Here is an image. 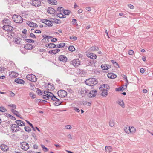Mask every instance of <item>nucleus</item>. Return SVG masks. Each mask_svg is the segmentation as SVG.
I'll return each instance as SVG.
<instances>
[{"label":"nucleus","instance_id":"obj_47","mask_svg":"<svg viewBox=\"0 0 153 153\" xmlns=\"http://www.w3.org/2000/svg\"><path fill=\"white\" fill-rule=\"evenodd\" d=\"M16 129H15V132H17L20 130L22 131V129H21L18 125L16 126Z\"/></svg>","mask_w":153,"mask_h":153},{"label":"nucleus","instance_id":"obj_42","mask_svg":"<svg viewBox=\"0 0 153 153\" xmlns=\"http://www.w3.org/2000/svg\"><path fill=\"white\" fill-rule=\"evenodd\" d=\"M30 24V27H38V25L32 22H31Z\"/></svg>","mask_w":153,"mask_h":153},{"label":"nucleus","instance_id":"obj_56","mask_svg":"<svg viewBox=\"0 0 153 153\" xmlns=\"http://www.w3.org/2000/svg\"><path fill=\"white\" fill-rule=\"evenodd\" d=\"M113 65L114 67L116 68H118L119 67V66L118 64L116 62L114 63Z\"/></svg>","mask_w":153,"mask_h":153},{"label":"nucleus","instance_id":"obj_8","mask_svg":"<svg viewBox=\"0 0 153 153\" xmlns=\"http://www.w3.org/2000/svg\"><path fill=\"white\" fill-rule=\"evenodd\" d=\"M71 63L75 67L77 66L80 64V61L78 59H74L71 62Z\"/></svg>","mask_w":153,"mask_h":153},{"label":"nucleus","instance_id":"obj_62","mask_svg":"<svg viewBox=\"0 0 153 153\" xmlns=\"http://www.w3.org/2000/svg\"><path fill=\"white\" fill-rule=\"evenodd\" d=\"M48 35H46L45 34H44L42 35V37L43 38V39H42V41H44V40H45V39L47 38V37Z\"/></svg>","mask_w":153,"mask_h":153},{"label":"nucleus","instance_id":"obj_63","mask_svg":"<svg viewBox=\"0 0 153 153\" xmlns=\"http://www.w3.org/2000/svg\"><path fill=\"white\" fill-rule=\"evenodd\" d=\"M63 9V8L61 7H58L57 9V11H59V12H61V11L62 10L61 9Z\"/></svg>","mask_w":153,"mask_h":153},{"label":"nucleus","instance_id":"obj_5","mask_svg":"<svg viewBox=\"0 0 153 153\" xmlns=\"http://www.w3.org/2000/svg\"><path fill=\"white\" fill-rule=\"evenodd\" d=\"M57 94L59 97L64 98L67 96V92L64 90H60L58 91Z\"/></svg>","mask_w":153,"mask_h":153},{"label":"nucleus","instance_id":"obj_34","mask_svg":"<svg viewBox=\"0 0 153 153\" xmlns=\"http://www.w3.org/2000/svg\"><path fill=\"white\" fill-rule=\"evenodd\" d=\"M25 130L27 132H30L31 131V128L28 126H25L24 127Z\"/></svg>","mask_w":153,"mask_h":153},{"label":"nucleus","instance_id":"obj_41","mask_svg":"<svg viewBox=\"0 0 153 153\" xmlns=\"http://www.w3.org/2000/svg\"><path fill=\"white\" fill-rule=\"evenodd\" d=\"M109 125L111 127H113L114 125V120H111L109 122Z\"/></svg>","mask_w":153,"mask_h":153},{"label":"nucleus","instance_id":"obj_44","mask_svg":"<svg viewBox=\"0 0 153 153\" xmlns=\"http://www.w3.org/2000/svg\"><path fill=\"white\" fill-rule=\"evenodd\" d=\"M6 68L2 66H0V73H4L6 71Z\"/></svg>","mask_w":153,"mask_h":153},{"label":"nucleus","instance_id":"obj_14","mask_svg":"<svg viewBox=\"0 0 153 153\" xmlns=\"http://www.w3.org/2000/svg\"><path fill=\"white\" fill-rule=\"evenodd\" d=\"M87 56L88 57L93 59H96L97 58L96 55L93 53H88L87 54Z\"/></svg>","mask_w":153,"mask_h":153},{"label":"nucleus","instance_id":"obj_46","mask_svg":"<svg viewBox=\"0 0 153 153\" xmlns=\"http://www.w3.org/2000/svg\"><path fill=\"white\" fill-rule=\"evenodd\" d=\"M105 149L106 150H108L109 152H111L112 150L111 147L110 146H106L105 147Z\"/></svg>","mask_w":153,"mask_h":153},{"label":"nucleus","instance_id":"obj_11","mask_svg":"<svg viewBox=\"0 0 153 153\" xmlns=\"http://www.w3.org/2000/svg\"><path fill=\"white\" fill-rule=\"evenodd\" d=\"M88 90L86 89L85 88H82L80 91V93L82 97L87 95L88 93Z\"/></svg>","mask_w":153,"mask_h":153},{"label":"nucleus","instance_id":"obj_4","mask_svg":"<svg viewBox=\"0 0 153 153\" xmlns=\"http://www.w3.org/2000/svg\"><path fill=\"white\" fill-rule=\"evenodd\" d=\"M20 146L21 149L25 151L27 150L29 148L28 144L25 141L20 143Z\"/></svg>","mask_w":153,"mask_h":153},{"label":"nucleus","instance_id":"obj_32","mask_svg":"<svg viewBox=\"0 0 153 153\" xmlns=\"http://www.w3.org/2000/svg\"><path fill=\"white\" fill-rule=\"evenodd\" d=\"M124 86V85H123V86H121L120 87L116 88L115 89V91H123V90L125 89V88H123Z\"/></svg>","mask_w":153,"mask_h":153},{"label":"nucleus","instance_id":"obj_52","mask_svg":"<svg viewBox=\"0 0 153 153\" xmlns=\"http://www.w3.org/2000/svg\"><path fill=\"white\" fill-rule=\"evenodd\" d=\"M53 0H47V2L49 4L51 5H53V4H55V2H53Z\"/></svg>","mask_w":153,"mask_h":153},{"label":"nucleus","instance_id":"obj_23","mask_svg":"<svg viewBox=\"0 0 153 153\" xmlns=\"http://www.w3.org/2000/svg\"><path fill=\"white\" fill-rule=\"evenodd\" d=\"M11 111L14 114L16 115V116H17L18 117H20L21 119H22L23 118L20 117V115L19 114V112L14 110L13 109H11Z\"/></svg>","mask_w":153,"mask_h":153},{"label":"nucleus","instance_id":"obj_35","mask_svg":"<svg viewBox=\"0 0 153 153\" xmlns=\"http://www.w3.org/2000/svg\"><path fill=\"white\" fill-rule=\"evenodd\" d=\"M36 92L38 95H42V92L41 90L38 88H36Z\"/></svg>","mask_w":153,"mask_h":153},{"label":"nucleus","instance_id":"obj_25","mask_svg":"<svg viewBox=\"0 0 153 153\" xmlns=\"http://www.w3.org/2000/svg\"><path fill=\"white\" fill-rule=\"evenodd\" d=\"M85 63H86L88 65H92L94 63L93 60H87L86 61Z\"/></svg>","mask_w":153,"mask_h":153},{"label":"nucleus","instance_id":"obj_59","mask_svg":"<svg viewBox=\"0 0 153 153\" xmlns=\"http://www.w3.org/2000/svg\"><path fill=\"white\" fill-rule=\"evenodd\" d=\"M70 39L71 40H72L73 41L76 40L77 39V37L76 36L72 37L71 36L70 37Z\"/></svg>","mask_w":153,"mask_h":153},{"label":"nucleus","instance_id":"obj_38","mask_svg":"<svg viewBox=\"0 0 153 153\" xmlns=\"http://www.w3.org/2000/svg\"><path fill=\"white\" fill-rule=\"evenodd\" d=\"M68 50L71 51H74L75 49L73 46H70L68 47Z\"/></svg>","mask_w":153,"mask_h":153},{"label":"nucleus","instance_id":"obj_57","mask_svg":"<svg viewBox=\"0 0 153 153\" xmlns=\"http://www.w3.org/2000/svg\"><path fill=\"white\" fill-rule=\"evenodd\" d=\"M42 97L45 100H48L49 99L48 96H46V95H42Z\"/></svg>","mask_w":153,"mask_h":153},{"label":"nucleus","instance_id":"obj_27","mask_svg":"<svg viewBox=\"0 0 153 153\" xmlns=\"http://www.w3.org/2000/svg\"><path fill=\"white\" fill-rule=\"evenodd\" d=\"M65 44L64 43H61L59 44H58L57 45H56V48H55L58 49L60 48L63 47L65 46Z\"/></svg>","mask_w":153,"mask_h":153},{"label":"nucleus","instance_id":"obj_40","mask_svg":"<svg viewBox=\"0 0 153 153\" xmlns=\"http://www.w3.org/2000/svg\"><path fill=\"white\" fill-rule=\"evenodd\" d=\"M20 39H22L20 38H15V42L16 43L18 44H20L19 40Z\"/></svg>","mask_w":153,"mask_h":153},{"label":"nucleus","instance_id":"obj_55","mask_svg":"<svg viewBox=\"0 0 153 153\" xmlns=\"http://www.w3.org/2000/svg\"><path fill=\"white\" fill-rule=\"evenodd\" d=\"M48 21V20L43 19H41L40 20V22H41L45 24L46 23V22H47Z\"/></svg>","mask_w":153,"mask_h":153},{"label":"nucleus","instance_id":"obj_53","mask_svg":"<svg viewBox=\"0 0 153 153\" xmlns=\"http://www.w3.org/2000/svg\"><path fill=\"white\" fill-rule=\"evenodd\" d=\"M29 95L31 97V98L33 99L35 98L36 97L35 96V95L33 94V93L30 92L29 94Z\"/></svg>","mask_w":153,"mask_h":153},{"label":"nucleus","instance_id":"obj_37","mask_svg":"<svg viewBox=\"0 0 153 153\" xmlns=\"http://www.w3.org/2000/svg\"><path fill=\"white\" fill-rule=\"evenodd\" d=\"M119 105L121 106L122 108L125 107V104L122 100H121L120 101H119L118 102Z\"/></svg>","mask_w":153,"mask_h":153},{"label":"nucleus","instance_id":"obj_26","mask_svg":"<svg viewBox=\"0 0 153 153\" xmlns=\"http://www.w3.org/2000/svg\"><path fill=\"white\" fill-rule=\"evenodd\" d=\"M103 87H104V88H106V90L109 89L110 88H109V85L108 84H103V85H100V87L99 89H100L101 88H102Z\"/></svg>","mask_w":153,"mask_h":153},{"label":"nucleus","instance_id":"obj_50","mask_svg":"<svg viewBox=\"0 0 153 153\" xmlns=\"http://www.w3.org/2000/svg\"><path fill=\"white\" fill-rule=\"evenodd\" d=\"M71 22L72 24L74 25H77V20L76 19H72Z\"/></svg>","mask_w":153,"mask_h":153},{"label":"nucleus","instance_id":"obj_60","mask_svg":"<svg viewBox=\"0 0 153 153\" xmlns=\"http://www.w3.org/2000/svg\"><path fill=\"white\" fill-rule=\"evenodd\" d=\"M73 109L76 112L78 113H79L80 111L79 109V108H77L76 107H74V108Z\"/></svg>","mask_w":153,"mask_h":153},{"label":"nucleus","instance_id":"obj_39","mask_svg":"<svg viewBox=\"0 0 153 153\" xmlns=\"http://www.w3.org/2000/svg\"><path fill=\"white\" fill-rule=\"evenodd\" d=\"M57 102L56 101L55 103L53 104L55 106H58L59 105H61L62 104V102Z\"/></svg>","mask_w":153,"mask_h":153},{"label":"nucleus","instance_id":"obj_12","mask_svg":"<svg viewBox=\"0 0 153 153\" xmlns=\"http://www.w3.org/2000/svg\"><path fill=\"white\" fill-rule=\"evenodd\" d=\"M0 147L1 149L4 152H6L9 149L8 146L4 144H2L0 145Z\"/></svg>","mask_w":153,"mask_h":153},{"label":"nucleus","instance_id":"obj_17","mask_svg":"<svg viewBox=\"0 0 153 153\" xmlns=\"http://www.w3.org/2000/svg\"><path fill=\"white\" fill-rule=\"evenodd\" d=\"M108 77L110 79H115L117 77V75L113 73H109L108 74Z\"/></svg>","mask_w":153,"mask_h":153},{"label":"nucleus","instance_id":"obj_21","mask_svg":"<svg viewBox=\"0 0 153 153\" xmlns=\"http://www.w3.org/2000/svg\"><path fill=\"white\" fill-rule=\"evenodd\" d=\"M15 82L17 83L21 84H23L25 82V81L23 79L19 78L15 79Z\"/></svg>","mask_w":153,"mask_h":153},{"label":"nucleus","instance_id":"obj_24","mask_svg":"<svg viewBox=\"0 0 153 153\" xmlns=\"http://www.w3.org/2000/svg\"><path fill=\"white\" fill-rule=\"evenodd\" d=\"M102 92L101 95L104 97H106L108 95L107 90L105 89H102Z\"/></svg>","mask_w":153,"mask_h":153},{"label":"nucleus","instance_id":"obj_36","mask_svg":"<svg viewBox=\"0 0 153 153\" xmlns=\"http://www.w3.org/2000/svg\"><path fill=\"white\" fill-rule=\"evenodd\" d=\"M52 19L53 20H55V21H52V22L53 23H56V24H60L61 23V21L59 19H54L53 18L51 19Z\"/></svg>","mask_w":153,"mask_h":153},{"label":"nucleus","instance_id":"obj_61","mask_svg":"<svg viewBox=\"0 0 153 153\" xmlns=\"http://www.w3.org/2000/svg\"><path fill=\"white\" fill-rule=\"evenodd\" d=\"M128 53L130 55H132L134 53V51L131 50H129Z\"/></svg>","mask_w":153,"mask_h":153},{"label":"nucleus","instance_id":"obj_33","mask_svg":"<svg viewBox=\"0 0 153 153\" xmlns=\"http://www.w3.org/2000/svg\"><path fill=\"white\" fill-rule=\"evenodd\" d=\"M62 10L63 11V13L65 15H69L71 12L69 10H65L63 9Z\"/></svg>","mask_w":153,"mask_h":153},{"label":"nucleus","instance_id":"obj_54","mask_svg":"<svg viewBox=\"0 0 153 153\" xmlns=\"http://www.w3.org/2000/svg\"><path fill=\"white\" fill-rule=\"evenodd\" d=\"M60 51V50L59 49H56L53 50V54H55L58 52Z\"/></svg>","mask_w":153,"mask_h":153},{"label":"nucleus","instance_id":"obj_15","mask_svg":"<svg viewBox=\"0 0 153 153\" xmlns=\"http://www.w3.org/2000/svg\"><path fill=\"white\" fill-rule=\"evenodd\" d=\"M15 122L16 124V125L20 126H25V123L22 120H17L15 121Z\"/></svg>","mask_w":153,"mask_h":153},{"label":"nucleus","instance_id":"obj_7","mask_svg":"<svg viewBox=\"0 0 153 153\" xmlns=\"http://www.w3.org/2000/svg\"><path fill=\"white\" fill-rule=\"evenodd\" d=\"M97 93V91L96 90H93L90 91L87 94V95L89 97H94L96 96Z\"/></svg>","mask_w":153,"mask_h":153},{"label":"nucleus","instance_id":"obj_64","mask_svg":"<svg viewBox=\"0 0 153 153\" xmlns=\"http://www.w3.org/2000/svg\"><path fill=\"white\" fill-rule=\"evenodd\" d=\"M8 106L12 107L14 109H16V106L14 104H10L8 105Z\"/></svg>","mask_w":153,"mask_h":153},{"label":"nucleus","instance_id":"obj_16","mask_svg":"<svg viewBox=\"0 0 153 153\" xmlns=\"http://www.w3.org/2000/svg\"><path fill=\"white\" fill-rule=\"evenodd\" d=\"M24 48L26 50H31L33 48V45L31 44L25 45Z\"/></svg>","mask_w":153,"mask_h":153},{"label":"nucleus","instance_id":"obj_2","mask_svg":"<svg viewBox=\"0 0 153 153\" xmlns=\"http://www.w3.org/2000/svg\"><path fill=\"white\" fill-rule=\"evenodd\" d=\"M12 19L13 21L17 23H22L23 21V18L20 15L14 14L13 17Z\"/></svg>","mask_w":153,"mask_h":153},{"label":"nucleus","instance_id":"obj_9","mask_svg":"<svg viewBox=\"0 0 153 153\" xmlns=\"http://www.w3.org/2000/svg\"><path fill=\"white\" fill-rule=\"evenodd\" d=\"M58 60L60 61L65 63L67 62L68 59L65 55H60L58 57Z\"/></svg>","mask_w":153,"mask_h":153},{"label":"nucleus","instance_id":"obj_3","mask_svg":"<svg viewBox=\"0 0 153 153\" xmlns=\"http://www.w3.org/2000/svg\"><path fill=\"white\" fill-rule=\"evenodd\" d=\"M13 28V27L11 25H4L3 27V29L4 30L7 31L8 33H11L10 35L12 36V34L13 35L14 34V33L12 31Z\"/></svg>","mask_w":153,"mask_h":153},{"label":"nucleus","instance_id":"obj_48","mask_svg":"<svg viewBox=\"0 0 153 153\" xmlns=\"http://www.w3.org/2000/svg\"><path fill=\"white\" fill-rule=\"evenodd\" d=\"M7 111V110L3 107H0V111L4 112Z\"/></svg>","mask_w":153,"mask_h":153},{"label":"nucleus","instance_id":"obj_22","mask_svg":"<svg viewBox=\"0 0 153 153\" xmlns=\"http://www.w3.org/2000/svg\"><path fill=\"white\" fill-rule=\"evenodd\" d=\"M48 88H47V90L51 91L53 90L54 89V87L53 84L50 83H48Z\"/></svg>","mask_w":153,"mask_h":153},{"label":"nucleus","instance_id":"obj_13","mask_svg":"<svg viewBox=\"0 0 153 153\" xmlns=\"http://www.w3.org/2000/svg\"><path fill=\"white\" fill-rule=\"evenodd\" d=\"M45 46L46 47L49 48H56V45L53 43L46 44Z\"/></svg>","mask_w":153,"mask_h":153},{"label":"nucleus","instance_id":"obj_58","mask_svg":"<svg viewBox=\"0 0 153 153\" xmlns=\"http://www.w3.org/2000/svg\"><path fill=\"white\" fill-rule=\"evenodd\" d=\"M47 101L44 100H40L39 102H38V104H39V103H45L47 102Z\"/></svg>","mask_w":153,"mask_h":153},{"label":"nucleus","instance_id":"obj_20","mask_svg":"<svg viewBox=\"0 0 153 153\" xmlns=\"http://www.w3.org/2000/svg\"><path fill=\"white\" fill-rule=\"evenodd\" d=\"M4 22H3V24L4 25H11V21L8 19L7 18L4 19Z\"/></svg>","mask_w":153,"mask_h":153},{"label":"nucleus","instance_id":"obj_45","mask_svg":"<svg viewBox=\"0 0 153 153\" xmlns=\"http://www.w3.org/2000/svg\"><path fill=\"white\" fill-rule=\"evenodd\" d=\"M107 64L102 65H101V68L103 70H107Z\"/></svg>","mask_w":153,"mask_h":153},{"label":"nucleus","instance_id":"obj_31","mask_svg":"<svg viewBox=\"0 0 153 153\" xmlns=\"http://www.w3.org/2000/svg\"><path fill=\"white\" fill-rule=\"evenodd\" d=\"M99 48L97 46H92L90 48V50L91 51H94L98 50Z\"/></svg>","mask_w":153,"mask_h":153},{"label":"nucleus","instance_id":"obj_18","mask_svg":"<svg viewBox=\"0 0 153 153\" xmlns=\"http://www.w3.org/2000/svg\"><path fill=\"white\" fill-rule=\"evenodd\" d=\"M17 125L16 124H11L10 126V129L11 130L12 132H15V128L16 129V126H17Z\"/></svg>","mask_w":153,"mask_h":153},{"label":"nucleus","instance_id":"obj_29","mask_svg":"<svg viewBox=\"0 0 153 153\" xmlns=\"http://www.w3.org/2000/svg\"><path fill=\"white\" fill-rule=\"evenodd\" d=\"M52 21L48 20L47 22H46L45 24L48 27H51L53 25V22Z\"/></svg>","mask_w":153,"mask_h":153},{"label":"nucleus","instance_id":"obj_43","mask_svg":"<svg viewBox=\"0 0 153 153\" xmlns=\"http://www.w3.org/2000/svg\"><path fill=\"white\" fill-rule=\"evenodd\" d=\"M57 16L60 18H65L66 16L61 13H57Z\"/></svg>","mask_w":153,"mask_h":153},{"label":"nucleus","instance_id":"obj_6","mask_svg":"<svg viewBox=\"0 0 153 153\" xmlns=\"http://www.w3.org/2000/svg\"><path fill=\"white\" fill-rule=\"evenodd\" d=\"M27 79L30 81L35 82L37 80L36 76L34 75L29 74L26 76Z\"/></svg>","mask_w":153,"mask_h":153},{"label":"nucleus","instance_id":"obj_51","mask_svg":"<svg viewBox=\"0 0 153 153\" xmlns=\"http://www.w3.org/2000/svg\"><path fill=\"white\" fill-rule=\"evenodd\" d=\"M42 148L43 149L45 152H47L48 151V149L44 145H41Z\"/></svg>","mask_w":153,"mask_h":153},{"label":"nucleus","instance_id":"obj_49","mask_svg":"<svg viewBox=\"0 0 153 153\" xmlns=\"http://www.w3.org/2000/svg\"><path fill=\"white\" fill-rule=\"evenodd\" d=\"M25 40L27 42L30 43H33L34 42V40L30 39H26Z\"/></svg>","mask_w":153,"mask_h":153},{"label":"nucleus","instance_id":"obj_28","mask_svg":"<svg viewBox=\"0 0 153 153\" xmlns=\"http://www.w3.org/2000/svg\"><path fill=\"white\" fill-rule=\"evenodd\" d=\"M5 116L8 117H9L11 119L14 120L16 119V118L14 117L8 113H5Z\"/></svg>","mask_w":153,"mask_h":153},{"label":"nucleus","instance_id":"obj_30","mask_svg":"<svg viewBox=\"0 0 153 153\" xmlns=\"http://www.w3.org/2000/svg\"><path fill=\"white\" fill-rule=\"evenodd\" d=\"M128 130H129V132L131 133H134L135 132L136 129L133 127H131V128L130 127H128Z\"/></svg>","mask_w":153,"mask_h":153},{"label":"nucleus","instance_id":"obj_19","mask_svg":"<svg viewBox=\"0 0 153 153\" xmlns=\"http://www.w3.org/2000/svg\"><path fill=\"white\" fill-rule=\"evenodd\" d=\"M48 10H47V12L50 14H54L56 11L54 8L51 7H48Z\"/></svg>","mask_w":153,"mask_h":153},{"label":"nucleus","instance_id":"obj_1","mask_svg":"<svg viewBox=\"0 0 153 153\" xmlns=\"http://www.w3.org/2000/svg\"><path fill=\"white\" fill-rule=\"evenodd\" d=\"M85 83L88 85L92 86L97 84L98 81L95 78H90L87 79Z\"/></svg>","mask_w":153,"mask_h":153},{"label":"nucleus","instance_id":"obj_10","mask_svg":"<svg viewBox=\"0 0 153 153\" xmlns=\"http://www.w3.org/2000/svg\"><path fill=\"white\" fill-rule=\"evenodd\" d=\"M31 3L35 7H39L41 6V1L36 0H33Z\"/></svg>","mask_w":153,"mask_h":153}]
</instances>
